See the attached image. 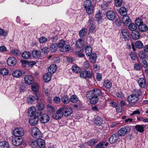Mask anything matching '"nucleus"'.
<instances>
[{
	"instance_id": "f257e3e1",
	"label": "nucleus",
	"mask_w": 148,
	"mask_h": 148,
	"mask_svg": "<svg viewBox=\"0 0 148 148\" xmlns=\"http://www.w3.org/2000/svg\"><path fill=\"white\" fill-rule=\"evenodd\" d=\"M133 93L129 96L127 97V101L130 104L134 105L139 100V97L141 95L142 92L140 89H135Z\"/></svg>"
},
{
	"instance_id": "f03ea898",
	"label": "nucleus",
	"mask_w": 148,
	"mask_h": 148,
	"mask_svg": "<svg viewBox=\"0 0 148 148\" xmlns=\"http://www.w3.org/2000/svg\"><path fill=\"white\" fill-rule=\"evenodd\" d=\"M92 3L90 0H86L84 3V9L88 15L92 14L93 12L94 7L92 5Z\"/></svg>"
},
{
	"instance_id": "7ed1b4c3",
	"label": "nucleus",
	"mask_w": 148,
	"mask_h": 148,
	"mask_svg": "<svg viewBox=\"0 0 148 148\" xmlns=\"http://www.w3.org/2000/svg\"><path fill=\"white\" fill-rule=\"evenodd\" d=\"M42 112H36L35 115L31 116L29 119V122L31 125H35L38 123V117L40 115Z\"/></svg>"
},
{
	"instance_id": "20e7f679",
	"label": "nucleus",
	"mask_w": 148,
	"mask_h": 148,
	"mask_svg": "<svg viewBox=\"0 0 148 148\" xmlns=\"http://www.w3.org/2000/svg\"><path fill=\"white\" fill-rule=\"evenodd\" d=\"M31 132L32 136L34 138L39 139L42 136L41 132L37 127L32 128V129Z\"/></svg>"
},
{
	"instance_id": "39448f33",
	"label": "nucleus",
	"mask_w": 148,
	"mask_h": 148,
	"mask_svg": "<svg viewBox=\"0 0 148 148\" xmlns=\"http://www.w3.org/2000/svg\"><path fill=\"white\" fill-rule=\"evenodd\" d=\"M23 142V139L21 137L15 136L12 140V144L15 146H18L21 145Z\"/></svg>"
},
{
	"instance_id": "423d86ee",
	"label": "nucleus",
	"mask_w": 148,
	"mask_h": 148,
	"mask_svg": "<svg viewBox=\"0 0 148 148\" xmlns=\"http://www.w3.org/2000/svg\"><path fill=\"white\" fill-rule=\"evenodd\" d=\"M130 130V128L128 126H124L118 130V135L121 136H124Z\"/></svg>"
},
{
	"instance_id": "0eeeda50",
	"label": "nucleus",
	"mask_w": 148,
	"mask_h": 148,
	"mask_svg": "<svg viewBox=\"0 0 148 148\" xmlns=\"http://www.w3.org/2000/svg\"><path fill=\"white\" fill-rule=\"evenodd\" d=\"M24 134V130L21 127H18L15 129L14 131L13 134L15 136L21 137Z\"/></svg>"
},
{
	"instance_id": "6e6552de",
	"label": "nucleus",
	"mask_w": 148,
	"mask_h": 148,
	"mask_svg": "<svg viewBox=\"0 0 148 148\" xmlns=\"http://www.w3.org/2000/svg\"><path fill=\"white\" fill-rule=\"evenodd\" d=\"M119 136L116 134H113L109 138V141L111 144H114L117 142Z\"/></svg>"
},
{
	"instance_id": "1a4fd4ad",
	"label": "nucleus",
	"mask_w": 148,
	"mask_h": 148,
	"mask_svg": "<svg viewBox=\"0 0 148 148\" xmlns=\"http://www.w3.org/2000/svg\"><path fill=\"white\" fill-rule=\"evenodd\" d=\"M7 64L9 66H13L15 65L16 60L14 57H10L7 60Z\"/></svg>"
},
{
	"instance_id": "9d476101",
	"label": "nucleus",
	"mask_w": 148,
	"mask_h": 148,
	"mask_svg": "<svg viewBox=\"0 0 148 148\" xmlns=\"http://www.w3.org/2000/svg\"><path fill=\"white\" fill-rule=\"evenodd\" d=\"M25 82L27 84L30 85L33 83L34 79L33 76L31 75H27L24 78Z\"/></svg>"
},
{
	"instance_id": "9b49d317",
	"label": "nucleus",
	"mask_w": 148,
	"mask_h": 148,
	"mask_svg": "<svg viewBox=\"0 0 148 148\" xmlns=\"http://www.w3.org/2000/svg\"><path fill=\"white\" fill-rule=\"evenodd\" d=\"M108 18L110 20H113L115 18L116 15L114 12L112 10H109L106 13Z\"/></svg>"
},
{
	"instance_id": "f8f14e48",
	"label": "nucleus",
	"mask_w": 148,
	"mask_h": 148,
	"mask_svg": "<svg viewBox=\"0 0 148 148\" xmlns=\"http://www.w3.org/2000/svg\"><path fill=\"white\" fill-rule=\"evenodd\" d=\"M132 38L134 40H137L140 37V34L139 31L137 30L133 31L131 33Z\"/></svg>"
},
{
	"instance_id": "ddd939ff",
	"label": "nucleus",
	"mask_w": 148,
	"mask_h": 148,
	"mask_svg": "<svg viewBox=\"0 0 148 148\" xmlns=\"http://www.w3.org/2000/svg\"><path fill=\"white\" fill-rule=\"evenodd\" d=\"M121 33L123 36V38L125 41L128 40L129 39V33L127 30L123 29L121 31Z\"/></svg>"
},
{
	"instance_id": "4468645a",
	"label": "nucleus",
	"mask_w": 148,
	"mask_h": 148,
	"mask_svg": "<svg viewBox=\"0 0 148 148\" xmlns=\"http://www.w3.org/2000/svg\"><path fill=\"white\" fill-rule=\"evenodd\" d=\"M38 146L40 148H43L45 146V141L43 139L39 138L37 140V146Z\"/></svg>"
},
{
	"instance_id": "2eb2a0df",
	"label": "nucleus",
	"mask_w": 148,
	"mask_h": 148,
	"mask_svg": "<svg viewBox=\"0 0 148 148\" xmlns=\"http://www.w3.org/2000/svg\"><path fill=\"white\" fill-rule=\"evenodd\" d=\"M122 21L123 23L127 26H128L131 22V20L130 17L127 15L123 17Z\"/></svg>"
},
{
	"instance_id": "dca6fc26",
	"label": "nucleus",
	"mask_w": 148,
	"mask_h": 148,
	"mask_svg": "<svg viewBox=\"0 0 148 148\" xmlns=\"http://www.w3.org/2000/svg\"><path fill=\"white\" fill-rule=\"evenodd\" d=\"M36 109L35 107L34 106H32L28 110V115L29 116H33L35 115V114L36 113Z\"/></svg>"
},
{
	"instance_id": "f3484780",
	"label": "nucleus",
	"mask_w": 148,
	"mask_h": 148,
	"mask_svg": "<svg viewBox=\"0 0 148 148\" xmlns=\"http://www.w3.org/2000/svg\"><path fill=\"white\" fill-rule=\"evenodd\" d=\"M94 123L95 125L100 126L103 123V121L101 118L99 116H97L94 121Z\"/></svg>"
},
{
	"instance_id": "a211bd4d",
	"label": "nucleus",
	"mask_w": 148,
	"mask_h": 148,
	"mask_svg": "<svg viewBox=\"0 0 148 148\" xmlns=\"http://www.w3.org/2000/svg\"><path fill=\"white\" fill-rule=\"evenodd\" d=\"M57 70V66L56 64H53L51 65L48 68L49 73L52 74L54 73Z\"/></svg>"
},
{
	"instance_id": "6ab92c4d",
	"label": "nucleus",
	"mask_w": 148,
	"mask_h": 148,
	"mask_svg": "<svg viewBox=\"0 0 148 148\" xmlns=\"http://www.w3.org/2000/svg\"><path fill=\"white\" fill-rule=\"evenodd\" d=\"M138 84L141 88H144L146 85V82L143 78H139L138 81Z\"/></svg>"
},
{
	"instance_id": "aec40b11",
	"label": "nucleus",
	"mask_w": 148,
	"mask_h": 148,
	"mask_svg": "<svg viewBox=\"0 0 148 148\" xmlns=\"http://www.w3.org/2000/svg\"><path fill=\"white\" fill-rule=\"evenodd\" d=\"M143 125H137L134 126V129L138 132L142 133L144 131V127Z\"/></svg>"
},
{
	"instance_id": "412c9836",
	"label": "nucleus",
	"mask_w": 148,
	"mask_h": 148,
	"mask_svg": "<svg viewBox=\"0 0 148 148\" xmlns=\"http://www.w3.org/2000/svg\"><path fill=\"white\" fill-rule=\"evenodd\" d=\"M32 55L34 58L38 59L40 56L41 53L39 51L35 50L32 52Z\"/></svg>"
},
{
	"instance_id": "4be33fe9",
	"label": "nucleus",
	"mask_w": 148,
	"mask_h": 148,
	"mask_svg": "<svg viewBox=\"0 0 148 148\" xmlns=\"http://www.w3.org/2000/svg\"><path fill=\"white\" fill-rule=\"evenodd\" d=\"M85 51L87 56H89L92 54V50L90 45H87L85 48Z\"/></svg>"
},
{
	"instance_id": "5701e85b",
	"label": "nucleus",
	"mask_w": 148,
	"mask_h": 148,
	"mask_svg": "<svg viewBox=\"0 0 148 148\" xmlns=\"http://www.w3.org/2000/svg\"><path fill=\"white\" fill-rule=\"evenodd\" d=\"M73 112L72 109L71 108L69 107L66 108L64 112L63 115L65 116H70Z\"/></svg>"
},
{
	"instance_id": "b1692460",
	"label": "nucleus",
	"mask_w": 148,
	"mask_h": 148,
	"mask_svg": "<svg viewBox=\"0 0 148 148\" xmlns=\"http://www.w3.org/2000/svg\"><path fill=\"white\" fill-rule=\"evenodd\" d=\"M138 29L140 31L142 32H146L148 29L147 26L144 24H143L139 26Z\"/></svg>"
},
{
	"instance_id": "393cba45",
	"label": "nucleus",
	"mask_w": 148,
	"mask_h": 148,
	"mask_svg": "<svg viewBox=\"0 0 148 148\" xmlns=\"http://www.w3.org/2000/svg\"><path fill=\"white\" fill-rule=\"evenodd\" d=\"M23 73L19 70H16L12 73V75L16 77H20L23 74Z\"/></svg>"
},
{
	"instance_id": "a878e982",
	"label": "nucleus",
	"mask_w": 148,
	"mask_h": 148,
	"mask_svg": "<svg viewBox=\"0 0 148 148\" xmlns=\"http://www.w3.org/2000/svg\"><path fill=\"white\" fill-rule=\"evenodd\" d=\"M99 141L97 139H92L90 140L87 142L88 145L90 146H93L95 144L97 143Z\"/></svg>"
},
{
	"instance_id": "bb28decb",
	"label": "nucleus",
	"mask_w": 148,
	"mask_h": 148,
	"mask_svg": "<svg viewBox=\"0 0 148 148\" xmlns=\"http://www.w3.org/2000/svg\"><path fill=\"white\" fill-rule=\"evenodd\" d=\"M119 13L121 15L124 16L126 15L127 10L125 7H122L119 9Z\"/></svg>"
},
{
	"instance_id": "cd10ccee",
	"label": "nucleus",
	"mask_w": 148,
	"mask_h": 148,
	"mask_svg": "<svg viewBox=\"0 0 148 148\" xmlns=\"http://www.w3.org/2000/svg\"><path fill=\"white\" fill-rule=\"evenodd\" d=\"M55 111V108L53 106L49 104L47 105V112L48 114H51Z\"/></svg>"
},
{
	"instance_id": "c85d7f7f",
	"label": "nucleus",
	"mask_w": 148,
	"mask_h": 148,
	"mask_svg": "<svg viewBox=\"0 0 148 148\" xmlns=\"http://www.w3.org/2000/svg\"><path fill=\"white\" fill-rule=\"evenodd\" d=\"M22 57L25 59H28L31 56V53L27 51H24L22 54Z\"/></svg>"
},
{
	"instance_id": "c756f323",
	"label": "nucleus",
	"mask_w": 148,
	"mask_h": 148,
	"mask_svg": "<svg viewBox=\"0 0 148 148\" xmlns=\"http://www.w3.org/2000/svg\"><path fill=\"white\" fill-rule=\"evenodd\" d=\"M36 99H38V98H36L34 96L30 95L27 98V102L29 104H32L33 103L34 100Z\"/></svg>"
},
{
	"instance_id": "7c9ffc66",
	"label": "nucleus",
	"mask_w": 148,
	"mask_h": 148,
	"mask_svg": "<svg viewBox=\"0 0 148 148\" xmlns=\"http://www.w3.org/2000/svg\"><path fill=\"white\" fill-rule=\"evenodd\" d=\"M70 49V46L68 44H65L60 49V51L62 52H65L69 51Z\"/></svg>"
},
{
	"instance_id": "2f4dec72",
	"label": "nucleus",
	"mask_w": 148,
	"mask_h": 148,
	"mask_svg": "<svg viewBox=\"0 0 148 148\" xmlns=\"http://www.w3.org/2000/svg\"><path fill=\"white\" fill-rule=\"evenodd\" d=\"M95 96L98 97L101 96L102 92L101 90L97 88H94L92 90Z\"/></svg>"
},
{
	"instance_id": "473e14b6",
	"label": "nucleus",
	"mask_w": 148,
	"mask_h": 148,
	"mask_svg": "<svg viewBox=\"0 0 148 148\" xmlns=\"http://www.w3.org/2000/svg\"><path fill=\"white\" fill-rule=\"evenodd\" d=\"M61 100L62 101L64 104H67L68 103L69 101V99L68 98L67 95H65L63 96L61 98Z\"/></svg>"
},
{
	"instance_id": "72a5a7b5",
	"label": "nucleus",
	"mask_w": 148,
	"mask_h": 148,
	"mask_svg": "<svg viewBox=\"0 0 148 148\" xmlns=\"http://www.w3.org/2000/svg\"><path fill=\"white\" fill-rule=\"evenodd\" d=\"M39 88V85L37 83H35L32 85L31 89L34 92L37 91L38 90Z\"/></svg>"
},
{
	"instance_id": "f704fd0d",
	"label": "nucleus",
	"mask_w": 148,
	"mask_h": 148,
	"mask_svg": "<svg viewBox=\"0 0 148 148\" xmlns=\"http://www.w3.org/2000/svg\"><path fill=\"white\" fill-rule=\"evenodd\" d=\"M9 144L6 141L0 142V148H8Z\"/></svg>"
},
{
	"instance_id": "c9c22d12",
	"label": "nucleus",
	"mask_w": 148,
	"mask_h": 148,
	"mask_svg": "<svg viewBox=\"0 0 148 148\" xmlns=\"http://www.w3.org/2000/svg\"><path fill=\"white\" fill-rule=\"evenodd\" d=\"M135 45L137 48L140 49L143 47V45L142 42L140 41H136L135 44Z\"/></svg>"
},
{
	"instance_id": "e433bc0d",
	"label": "nucleus",
	"mask_w": 148,
	"mask_h": 148,
	"mask_svg": "<svg viewBox=\"0 0 148 148\" xmlns=\"http://www.w3.org/2000/svg\"><path fill=\"white\" fill-rule=\"evenodd\" d=\"M96 59L97 55L95 53L92 54L89 58V60L92 63H94L95 62H96Z\"/></svg>"
},
{
	"instance_id": "4c0bfd02",
	"label": "nucleus",
	"mask_w": 148,
	"mask_h": 148,
	"mask_svg": "<svg viewBox=\"0 0 148 148\" xmlns=\"http://www.w3.org/2000/svg\"><path fill=\"white\" fill-rule=\"evenodd\" d=\"M70 101L72 103H76L78 101V98L75 95H72L69 99Z\"/></svg>"
},
{
	"instance_id": "58836bf2",
	"label": "nucleus",
	"mask_w": 148,
	"mask_h": 148,
	"mask_svg": "<svg viewBox=\"0 0 148 148\" xmlns=\"http://www.w3.org/2000/svg\"><path fill=\"white\" fill-rule=\"evenodd\" d=\"M87 30L86 28H83L82 29L79 33V35L80 37H83L86 35L87 32Z\"/></svg>"
},
{
	"instance_id": "ea45409f",
	"label": "nucleus",
	"mask_w": 148,
	"mask_h": 148,
	"mask_svg": "<svg viewBox=\"0 0 148 148\" xmlns=\"http://www.w3.org/2000/svg\"><path fill=\"white\" fill-rule=\"evenodd\" d=\"M94 96V92L92 90H90L87 92L86 97L87 99H90Z\"/></svg>"
},
{
	"instance_id": "a19ab883",
	"label": "nucleus",
	"mask_w": 148,
	"mask_h": 148,
	"mask_svg": "<svg viewBox=\"0 0 148 148\" xmlns=\"http://www.w3.org/2000/svg\"><path fill=\"white\" fill-rule=\"evenodd\" d=\"M8 73V70L5 68H2L0 70V74L3 76L7 75Z\"/></svg>"
},
{
	"instance_id": "79ce46f5",
	"label": "nucleus",
	"mask_w": 148,
	"mask_h": 148,
	"mask_svg": "<svg viewBox=\"0 0 148 148\" xmlns=\"http://www.w3.org/2000/svg\"><path fill=\"white\" fill-rule=\"evenodd\" d=\"M38 109L39 110L38 112H41V110H42L44 108V106L43 103L42 102L38 103L36 105Z\"/></svg>"
},
{
	"instance_id": "37998d69",
	"label": "nucleus",
	"mask_w": 148,
	"mask_h": 148,
	"mask_svg": "<svg viewBox=\"0 0 148 148\" xmlns=\"http://www.w3.org/2000/svg\"><path fill=\"white\" fill-rule=\"evenodd\" d=\"M98 99V97L94 96L90 99V102L91 104H95L97 103Z\"/></svg>"
},
{
	"instance_id": "c03bdc74",
	"label": "nucleus",
	"mask_w": 148,
	"mask_h": 148,
	"mask_svg": "<svg viewBox=\"0 0 148 148\" xmlns=\"http://www.w3.org/2000/svg\"><path fill=\"white\" fill-rule=\"evenodd\" d=\"M40 121L42 123H46V114H42L40 118Z\"/></svg>"
},
{
	"instance_id": "a18cd8bd",
	"label": "nucleus",
	"mask_w": 148,
	"mask_h": 148,
	"mask_svg": "<svg viewBox=\"0 0 148 148\" xmlns=\"http://www.w3.org/2000/svg\"><path fill=\"white\" fill-rule=\"evenodd\" d=\"M128 25V28L129 29L133 32L135 31L137 29V26L134 23H131Z\"/></svg>"
},
{
	"instance_id": "49530a36",
	"label": "nucleus",
	"mask_w": 148,
	"mask_h": 148,
	"mask_svg": "<svg viewBox=\"0 0 148 148\" xmlns=\"http://www.w3.org/2000/svg\"><path fill=\"white\" fill-rule=\"evenodd\" d=\"M58 47L57 44H53L51 46L50 50L52 52H55L57 50Z\"/></svg>"
},
{
	"instance_id": "de8ad7c7",
	"label": "nucleus",
	"mask_w": 148,
	"mask_h": 148,
	"mask_svg": "<svg viewBox=\"0 0 148 148\" xmlns=\"http://www.w3.org/2000/svg\"><path fill=\"white\" fill-rule=\"evenodd\" d=\"M72 69L73 72L76 73H79L80 71V69L77 66H74L72 67Z\"/></svg>"
},
{
	"instance_id": "09e8293b",
	"label": "nucleus",
	"mask_w": 148,
	"mask_h": 148,
	"mask_svg": "<svg viewBox=\"0 0 148 148\" xmlns=\"http://www.w3.org/2000/svg\"><path fill=\"white\" fill-rule=\"evenodd\" d=\"M104 86L107 88L109 89L112 87L111 83L108 80H106L104 82Z\"/></svg>"
},
{
	"instance_id": "8fccbe9b",
	"label": "nucleus",
	"mask_w": 148,
	"mask_h": 148,
	"mask_svg": "<svg viewBox=\"0 0 148 148\" xmlns=\"http://www.w3.org/2000/svg\"><path fill=\"white\" fill-rule=\"evenodd\" d=\"M37 141H36L35 140H31L29 141V144L33 148L37 147Z\"/></svg>"
},
{
	"instance_id": "3c124183",
	"label": "nucleus",
	"mask_w": 148,
	"mask_h": 148,
	"mask_svg": "<svg viewBox=\"0 0 148 148\" xmlns=\"http://www.w3.org/2000/svg\"><path fill=\"white\" fill-rule=\"evenodd\" d=\"M62 115L60 114V115H59L55 113L53 114L52 117L54 119L56 120H59L61 119L62 117Z\"/></svg>"
},
{
	"instance_id": "603ef678",
	"label": "nucleus",
	"mask_w": 148,
	"mask_h": 148,
	"mask_svg": "<svg viewBox=\"0 0 148 148\" xmlns=\"http://www.w3.org/2000/svg\"><path fill=\"white\" fill-rule=\"evenodd\" d=\"M86 79L91 78L92 76V71L86 70Z\"/></svg>"
},
{
	"instance_id": "864d4df0",
	"label": "nucleus",
	"mask_w": 148,
	"mask_h": 148,
	"mask_svg": "<svg viewBox=\"0 0 148 148\" xmlns=\"http://www.w3.org/2000/svg\"><path fill=\"white\" fill-rule=\"evenodd\" d=\"M76 45L77 47H81L83 45L82 40L80 39L78 40L76 43Z\"/></svg>"
},
{
	"instance_id": "5fc2aeb1",
	"label": "nucleus",
	"mask_w": 148,
	"mask_h": 148,
	"mask_svg": "<svg viewBox=\"0 0 148 148\" xmlns=\"http://www.w3.org/2000/svg\"><path fill=\"white\" fill-rule=\"evenodd\" d=\"M11 53L14 55L18 56L20 55V51L18 49H13L11 51Z\"/></svg>"
},
{
	"instance_id": "6e6d98bb",
	"label": "nucleus",
	"mask_w": 148,
	"mask_h": 148,
	"mask_svg": "<svg viewBox=\"0 0 148 148\" xmlns=\"http://www.w3.org/2000/svg\"><path fill=\"white\" fill-rule=\"evenodd\" d=\"M135 23L136 25L138 26L143 24L142 19L140 18H137L135 21Z\"/></svg>"
},
{
	"instance_id": "4d7b16f0",
	"label": "nucleus",
	"mask_w": 148,
	"mask_h": 148,
	"mask_svg": "<svg viewBox=\"0 0 148 148\" xmlns=\"http://www.w3.org/2000/svg\"><path fill=\"white\" fill-rule=\"evenodd\" d=\"M96 27V26L95 25L92 24L89 30L90 33H91L95 32Z\"/></svg>"
},
{
	"instance_id": "13d9d810",
	"label": "nucleus",
	"mask_w": 148,
	"mask_h": 148,
	"mask_svg": "<svg viewBox=\"0 0 148 148\" xmlns=\"http://www.w3.org/2000/svg\"><path fill=\"white\" fill-rule=\"evenodd\" d=\"M105 141H103L100 142L96 146V148H105L104 146V144Z\"/></svg>"
},
{
	"instance_id": "bf43d9fd",
	"label": "nucleus",
	"mask_w": 148,
	"mask_h": 148,
	"mask_svg": "<svg viewBox=\"0 0 148 148\" xmlns=\"http://www.w3.org/2000/svg\"><path fill=\"white\" fill-rule=\"evenodd\" d=\"M138 55L139 57L142 59H145L146 56L145 52L143 51L140 52L139 53Z\"/></svg>"
},
{
	"instance_id": "052dcab7",
	"label": "nucleus",
	"mask_w": 148,
	"mask_h": 148,
	"mask_svg": "<svg viewBox=\"0 0 148 148\" xmlns=\"http://www.w3.org/2000/svg\"><path fill=\"white\" fill-rule=\"evenodd\" d=\"M65 44V41L64 40H61L57 44L58 47L60 48L62 47Z\"/></svg>"
},
{
	"instance_id": "680f3d73",
	"label": "nucleus",
	"mask_w": 148,
	"mask_h": 148,
	"mask_svg": "<svg viewBox=\"0 0 148 148\" xmlns=\"http://www.w3.org/2000/svg\"><path fill=\"white\" fill-rule=\"evenodd\" d=\"M122 4V0H115V4L116 6H120Z\"/></svg>"
},
{
	"instance_id": "e2e57ef3",
	"label": "nucleus",
	"mask_w": 148,
	"mask_h": 148,
	"mask_svg": "<svg viewBox=\"0 0 148 148\" xmlns=\"http://www.w3.org/2000/svg\"><path fill=\"white\" fill-rule=\"evenodd\" d=\"M141 64L142 66L144 68H147L148 66L147 62L145 60L142 61Z\"/></svg>"
},
{
	"instance_id": "0e129e2a",
	"label": "nucleus",
	"mask_w": 148,
	"mask_h": 148,
	"mask_svg": "<svg viewBox=\"0 0 148 148\" xmlns=\"http://www.w3.org/2000/svg\"><path fill=\"white\" fill-rule=\"evenodd\" d=\"M53 101L56 103H58L60 101V99L58 97H56L54 98Z\"/></svg>"
},
{
	"instance_id": "69168bd1",
	"label": "nucleus",
	"mask_w": 148,
	"mask_h": 148,
	"mask_svg": "<svg viewBox=\"0 0 148 148\" xmlns=\"http://www.w3.org/2000/svg\"><path fill=\"white\" fill-rule=\"evenodd\" d=\"M64 107H62L60 108H59L57 111L56 112V113L57 114H58L60 115V114H61L62 115V116H63V113H62V112L63 110H64Z\"/></svg>"
},
{
	"instance_id": "338daca9",
	"label": "nucleus",
	"mask_w": 148,
	"mask_h": 148,
	"mask_svg": "<svg viewBox=\"0 0 148 148\" xmlns=\"http://www.w3.org/2000/svg\"><path fill=\"white\" fill-rule=\"evenodd\" d=\"M86 71H82L80 73V77L86 79Z\"/></svg>"
},
{
	"instance_id": "774afa93",
	"label": "nucleus",
	"mask_w": 148,
	"mask_h": 148,
	"mask_svg": "<svg viewBox=\"0 0 148 148\" xmlns=\"http://www.w3.org/2000/svg\"><path fill=\"white\" fill-rule=\"evenodd\" d=\"M7 32L5 31L3 29H0V35H3L5 36L7 35Z\"/></svg>"
}]
</instances>
